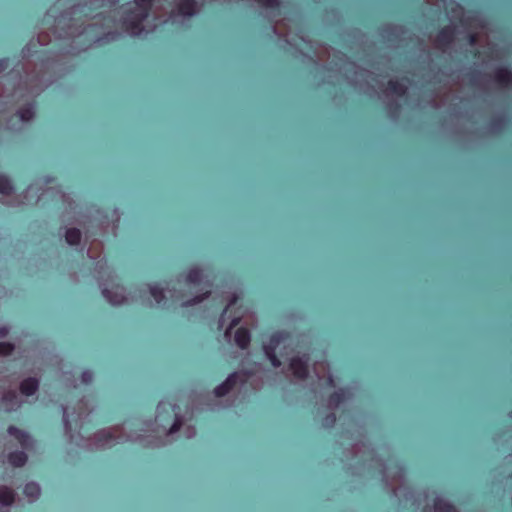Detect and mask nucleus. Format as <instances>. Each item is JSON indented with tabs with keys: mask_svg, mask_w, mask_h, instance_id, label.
I'll list each match as a JSON object with an SVG mask.
<instances>
[{
	"mask_svg": "<svg viewBox=\"0 0 512 512\" xmlns=\"http://www.w3.org/2000/svg\"><path fill=\"white\" fill-rule=\"evenodd\" d=\"M155 0H134L135 8L124 13L121 27L127 33L140 37L144 32L143 22L149 16Z\"/></svg>",
	"mask_w": 512,
	"mask_h": 512,
	"instance_id": "nucleus-1",
	"label": "nucleus"
},
{
	"mask_svg": "<svg viewBox=\"0 0 512 512\" xmlns=\"http://www.w3.org/2000/svg\"><path fill=\"white\" fill-rule=\"evenodd\" d=\"M289 338L290 334L288 332L276 331L271 334L269 343L263 345L264 353L274 368H279L281 366V361L276 355V349L281 343L287 341Z\"/></svg>",
	"mask_w": 512,
	"mask_h": 512,
	"instance_id": "nucleus-2",
	"label": "nucleus"
},
{
	"mask_svg": "<svg viewBox=\"0 0 512 512\" xmlns=\"http://www.w3.org/2000/svg\"><path fill=\"white\" fill-rule=\"evenodd\" d=\"M127 288L120 283L113 284L111 288L102 290L103 297L112 305H122L127 302Z\"/></svg>",
	"mask_w": 512,
	"mask_h": 512,
	"instance_id": "nucleus-3",
	"label": "nucleus"
},
{
	"mask_svg": "<svg viewBox=\"0 0 512 512\" xmlns=\"http://www.w3.org/2000/svg\"><path fill=\"white\" fill-rule=\"evenodd\" d=\"M456 37V29L451 25H446L439 29L435 37V42L440 48L450 47Z\"/></svg>",
	"mask_w": 512,
	"mask_h": 512,
	"instance_id": "nucleus-4",
	"label": "nucleus"
},
{
	"mask_svg": "<svg viewBox=\"0 0 512 512\" xmlns=\"http://www.w3.org/2000/svg\"><path fill=\"white\" fill-rule=\"evenodd\" d=\"M289 369L292 371L293 375L300 380H304L308 377L309 369L307 361L301 357H293L290 360Z\"/></svg>",
	"mask_w": 512,
	"mask_h": 512,
	"instance_id": "nucleus-5",
	"label": "nucleus"
},
{
	"mask_svg": "<svg viewBox=\"0 0 512 512\" xmlns=\"http://www.w3.org/2000/svg\"><path fill=\"white\" fill-rule=\"evenodd\" d=\"M166 405H169L171 407V412L174 414V421L169 429V431L167 432V435H172L176 432H178L181 427H182V419L181 417L176 413V406L171 404L170 402L166 401V400H161L158 404H157V412L158 414L160 415L162 413V411L165 410V407Z\"/></svg>",
	"mask_w": 512,
	"mask_h": 512,
	"instance_id": "nucleus-6",
	"label": "nucleus"
},
{
	"mask_svg": "<svg viewBox=\"0 0 512 512\" xmlns=\"http://www.w3.org/2000/svg\"><path fill=\"white\" fill-rule=\"evenodd\" d=\"M493 80L502 88H508L512 85V69L508 67H499L493 73Z\"/></svg>",
	"mask_w": 512,
	"mask_h": 512,
	"instance_id": "nucleus-7",
	"label": "nucleus"
},
{
	"mask_svg": "<svg viewBox=\"0 0 512 512\" xmlns=\"http://www.w3.org/2000/svg\"><path fill=\"white\" fill-rule=\"evenodd\" d=\"M238 381V373L230 374L226 380L214 388V394L217 397H223L228 394L236 385Z\"/></svg>",
	"mask_w": 512,
	"mask_h": 512,
	"instance_id": "nucleus-8",
	"label": "nucleus"
},
{
	"mask_svg": "<svg viewBox=\"0 0 512 512\" xmlns=\"http://www.w3.org/2000/svg\"><path fill=\"white\" fill-rule=\"evenodd\" d=\"M235 344L242 350L247 349L250 341L251 334L250 331L245 327H240L236 330L234 335Z\"/></svg>",
	"mask_w": 512,
	"mask_h": 512,
	"instance_id": "nucleus-9",
	"label": "nucleus"
},
{
	"mask_svg": "<svg viewBox=\"0 0 512 512\" xmlns=\"http://www.w3.org/2000/svg\"><path fill=\"white\" fill-rule=\"evenodd\" d=\"M39 388V381L35 377L24 379L20 383V392L25 396H33Z\"/></svg>",
	"mask_w": 512,
	"mask_h": 512,
	"instance_id": "nucleus-10",
	"label": "nucleus"
},
{
	"mask_svg": "<svg viewBox=\"0 0 512 512\" xmlns=\"http://www.w3.org/2000/svg\"><path fill=\"white\" fill-rule=\"evenodd\" d=\"M7 432L10 436L14 437L23 448H27L29 446L30 436L24 430L10 425L7 429Z\"/></svg>",
	"mask_w": 512,
	"mask_h": 512,
	"instance_id": "nucleus-11",
	"label": "nucleus"
},
{
	"mask_svg": "<svg viewBox=\"0 0 512 512\" xmlns=\"http://www.w3.org/2000/svg\"><path fill=\"white\" fill-rule=\"evenodd\" d=\"M197 3L195 0H180L177 5V11L182 16L191 17L195 14Z\"/></svg>",
	"mask_w": 512,
	"mask_h": 512,
	"instance_id": "nucleus-12",
	"label": "nucleus"
},
{
	"mask_svg": "<svg viewBox=\"0 0 512 512\" xmlns=\"http://www.w3.org/2000/svg\"><path fill=\"white\" fill-rule=\"evenodd\" d=\"M149 289V292L152 296V298L155 300V302L158 305H164L166 302V297L164 294V287L161 283H154V284H148L146 285Z\"/></svg>",
	"mask_w": 512,
	"mask_h": 512,
	"instance_id": "nucleus-13",
	"label": "nucleus"
},
{
	"mask_svg": "<svg viewBox=\"0 0 512 512\" xmlns=\"http://www.w3.org/2000/svg\"><path fill=\"white\" fill-rule=\"evenodd\" d=\"M28 460V456L24 451H13L8 454V462L16 468L23 467Z\"/></svg>",
	"mask_w": 512,
	"mask_h": 512,
	"instance_id": "nucleus-14",
	"label": "nucleus"
},
{
	"mask_svg": "<svg viewBox=\"0 0 512 512\" xmlns=\"http://www.w3.org/2000/svg\"><path fill=\"white\" fill-rule=\"evenodd\" d=\"M387 90L398 97H404L407 94V86L399 80H389Z\"/></svg>",
	"mask_w": 512,
	"mask_h": 512,
	"instance_id": "nucleus-15",
	"label": "nucleus"
},
{
	"mask_svg": "<svg viewBox=\"0 0 512 512\" xmlns=\"http://www.w3.org/2000/svg\"><path fill=\"white\" fill-rule=\"evenodd\" d=\"M204 272L198 267L189 269L186 275V281L188 284L198 286L203 282Z\"/></svg>",
	"mask_w": 512,
	"mask_h": 512,
	"instance_id": "nucleus-16",
	"label": "nucleus"
},
{
	"mask_svg": "<svg viewBox=\"0 0 512 512\" xmlns=\"http://www.w3.org/2000/svg\"><path fill=\"white\" fill-rule=\"evenodd\" d=\"M15 501V493L12 489L8 487L0 488V503L4 506H10Z\"/></svg>",
	"mask_w": 512,
	"mask_h": 512,
	"instance_id": "nucleus-17",
	"label": "nucleus"
},
{
	"mask_svg": "<svg viewBox=\"0 0 512 512\" xmlns=\"http://www.w3.org/2000/svg\"><path fill=\"white\" fill-rule=\"evenodd\" d=\"M435 512H458L457 508L440 498H436L434 501Z\"/></svg>",
	"mask_w": 512,
	"mask_h": 512,
	"instance_id": "nucleus-18",
	"label": "nucleus"
},
{
	"mask_svg": "<svg viewBox=\"0 0 512 512\" xmlns=\"http://www.w3.org/2000/svg\"><path fill=\"white\" fill-rule=\"evenodd\" d=\"M65 240L69 245H77L81 240V232L77 228H69L65 233Z\"/></svg>",
	"mask_w": 512,
	"mask_h": 512,
	"instance_id": "nucleus-19",
	"label": "nucleus"
},
{
	"mask_svg": "<svg viewBox=\"0 0 512 512\" xmlns=\"http://www.w3.org/2000/svg\"><path fill=\"white\" fill-rule=\"evenodd\" d=\"M259 5L262 7L270 10L271 12L275 14H280L281 10V0H256Z\"/></svg>",
	"mask_w": 512,
	"mask_h": 512,
	"instance_id": "nucleus-20",
	"label": "nucleus"
},
{
	"mask_svg": "<svg viewBox=\"0 0 512 512\" xmlns=\"http://www.w3.org/2000/svg\"><path fill=\"white\" fill-rule=\"evenodd\" d=\"M17 114H18V117L22 121H24V122L30 121L31 119H33V117L35 115L34 105L28 104L26 106L21 107L18 110Z\"/></svg>",
	"mask_w": 512,
	"mask_h": 512,
	"instance_id": "nucleus-21",
	"label": "nucleus"
},
{
	"mask_svg": "<svg viewBox=\"0 0 512 512\" xmlns=\"http://www.w3.org/2000/svg\"><path fill=\"white\" fill-rule=\"evenodd\" d=\"M346 399V390L339 389L329 396V403L335 407H339Z\"/></svg>",
	"mask_w": 512,
	"mask_h": 512,
	"instance_id": "nucleus-22",
	"label": "nucleus"
},
{
	"mask_svg": "<svg viewBox=\"0 0 512 512\" xmlns=\"http://www.w3.org/2000/svg\"><path fill=\"white\" fill-rule=\"evenodd\" d=\"M14 188L11 180L6 175H0V194L10 195Z\"/></svg>",
	"mask_w": 512,
	"mask_h": 512,
	"instance_id": "nucleus-23",
	"label": "nucleus"
},
{
	"mask_svg": "<svg viewBox=\"0 0 512 512\" xmlns=\"http://www.w3.org/2000/svg\"><path fill=\"white\" fill-rule=\"evenodd\" d=\"M24 494L30 498H38L40 495V487L35 482H29L24 487Z\"/></svg>",
	"mask_w": 512,
	"mask_h": 512,
	"instance_id": "nucleus-24",
	"label": "nucleus"
},
{
	"mask_svg": "<svg viewBox=\"0 0 512 512\" xmlns=\"http://www.w3.org/2000/svg\"><path fill=\"white\" fill-rule=\"evenodd\" d=\"M14 351V345L9 342H0V356H8Z\"/></svg>",
	"mask_w": 512,
	"mask_h": 512,
	"instance_id": "nucleus-25",
	"label": "nucleus"
},
{
	"mask_svg": "<svg viewBox=\"0 0 512 512\" xmlns=\"http://www.w3.org/2000/svg\"><path fill=\"white\" fill-rule=\"evenodd\" d=\"M210 295V291H205L204 293H202L201 295H198V296H195L194 298H192L191 300L185 302L184 304L186 306H189V305H194V304H199L201 303L202 301H204L205 299H207Z\"/></svg>",
	"mask_w": 512,
	"mask_h": 512,
	"instance_id": "nucleus-26",
	"label": "nucleus"
},
{
	"mask_svg": "<svg viewBox=\"0 0 512 512\" xmlns=\"http://www.w3.org/2000/svg\"><path fill=\"white\" fill-rule=\"evenodd\" d=\"M336 419V414L334 412H330L324 418V425L327 427H333L336 423Z\"/></svg>",
	"mask_w": 512,
	"mask_h": 512,
	"instance_id": "nucleus-27",
	"label": "nucleus"
},
{
	"mask_svg": "<svg viewBox=\"0 0 512 512\" xmlns=\"http://www.w3.org/2000/svg\"><path fill=\"white\" fill-rule=\"evenodd\" d=\"M16 399H17V396H16L15 391H8L3 396V401L4 402H9V403H12V404H14L16 402Z\"/></svg>",
	"mask_w": 512,
	"mask_h": 512,
	"instance_id": "nucleus-28",
	"label": "nucleus"
},
{
	"mask_svg": "<svg viewBox=\"0 0 512 512\" xmlns=\"http://www.w3.org/2000/svg\"><path fill=\"white\" fill-rule=\"evenodd\" d=\"M92 378H93V374L91 371L86 370V371L82 372L81 379H82L83 383L89 384L92 381Z\"/></svg>",
	"mask_w": 512,
	"mask_h": 512,
	"instance_id": "nucleus-29",
	"label": "nucleus"
},
{
	"mask_svg": "<svg viewBox=\"0 0 512 512\" xmlns=\"http://www.w3.org/2000/svg\"><path fill=\"white\" fill-rule=\"evenodd\" d=\"M237 301V297L234 295L232 297V299L230 300V302L226 305V307L224 308V310L222 311V314H221V318H224L226 313L228 312V310L230 309V307H232L233 305H235Z\"/></svg>",
	"mask_w": 512,
	"mask_h": 512,
	"instance_id": "nucleus-30",
	"label": "nucleus"
},
{
	"mask_svg": "<svg viewBox=\"0 0 512 512\" xmlns=\"http://www.w3.org/2000/svg\"><path fill=\"white\" fill-rule=\"evenodd\" d=\"M98 267L100 269L99 273H102V269L107 268V261L105 260V258H102L97 261L96 268H98Z\"/></svg>",
	"mask_w": 512,
	"mask_h": 512,
	"instance_id": "nucleus-31",
	"label": "nucleus"
},
{
	"mask_svg": "<svg viewBox=\"0 0 512 512\" xmlns=\"http://www.w3.org/2000/svg\"><path fill=\"white\" fill-rule=\"evenodd\" d=\"M240 319H241V318H240L239 316L234 317V318L232 319L231 324H230L229 328H228V329H227V331H226V334H227V333H230V331L232 330V328H233V327H235V326H237V325L239 324Z\"/></svg>",
	"mask_w": 512,
	"mask_h": 512,
	"instance_id": "nucleus-32",
	"label": "nucleus"
},
{
	"mask_svg": "<svg viewBox=\"0 0 512 512\" xmlns=\"http://www.w3.org/2000/svg\"><path fill=\"white\" fill-rule=\"evenodd\" d=\"M7 68V60H0V73H2Z\"/></svg>",
	"mask_w": 512,
	"mask_h": 512,
	"instance_id": "nucleus-33",
	"label": "nucleus"
},
{
	"mask_svg": "<svg viewBox=\"0 0 512 512\" xmlns=\"http://www.w3.org/2000/svg\"><path fill=\"white\" fill-rule=\"evenodd\" d=\"M112 441H114V436L112 434L108 433L105 438V444L110 445Z\"/></svg>",
	"mask_w": 512,
	"mask_h": 512,
	"instance_id": "nucleus-34",
	"label": "nucleus"
},
{
	"mask_svg": "<svg viewBox=\"0 0 512 512\" xmlns=\"http://www.w3.org/2000/svg\"><path fill=\"white\" fill-rule=\"evenodd\" d=\"M7 333H8L7 328H5V327H4V328H1V329H0V334H1V336H5Z\"/></svg>",
	"mask_w": 512,
	"mask_h": 512,
	"instance_id": "nucleus-35",
	"label": "nucleus"
},
{
	"mask_svg": "<svg viewBox=\"0 0 512 512\" xmlns=\"http://www.w3.org/2000/svg\"><path fill=\"white\" fill-rule=\"evenodd\" d=\"M501 123V119H495L493 122H492V125L493 126H497Z\"/></svg>",
	"mask_w": 512,
	"mask_h": 512,
	"instance_id": "nucleus-36",
	"label": "nucleus"
},
{
	"mask_svg": "<svg viewBox=\"0 0 512 512\" xmlns=\"http://www.w3.org/2000/svg\"><path fill=\"white\" fill-rule=\"evenodd\" d=\"M328 383H329V385H333L334 384V379H333L332 376L328 377Z\"/></svg>",
	"mask_w": 512,
	"mask_h": 512,
	"instance_id": "nucleus-37",
	"label": "nucleus"
},
{
	"mask_svg": "<svg viewBox=\"0 0 512 512\" xmlns=\"http://www.w3.org/2000/svg\"><path fill=\"white\" fill-rule=\"evenodd\" d=\"M475 41H476V36L475 35H471L470 36V42L474 43Z\"/></svg>",
	"mask_w": 512,
	"mask_h": 512,
	"instance_id": "nucleus-38",
	"label": "nucleus"
},
{
	"mask_svg": "<svg viewBox=\"0 0 512 512\" xmlns=\"http://www.w3.org/2000/svg\"><path fill=\"white\" fill-rule=\"evenodd\" d=\"M107 276H108V278H112V272H111V271H109V272L107 273Z\"/></svg>",
	"mask_w": 512,
	"mask_h": 512,
	"instance_id": "nucleus-39",
	"label": "nucleus"
},
{
	"mask_svg": "<svg viewBox=\"0 0 512 512\" xmlns=\"http://www.w3.org/2000/svg\"><path fill=\"white\" fill-rule=\"evenodd\" d=\"M66 414V411H64V415ZM64 422L65 424L67 425L68 424V420L64 417Z\"/></svg>",
	"mask_w": 512,
	"mask_h": 512,
	"instance_id": "nucleus-40",
	"label": "nucleus"
}]
</instances>
